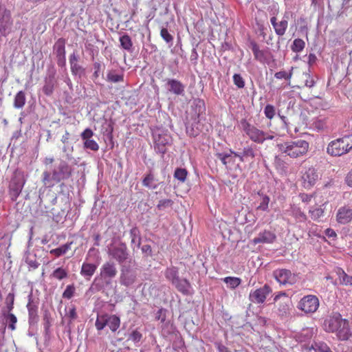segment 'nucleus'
<instances>
[{
    "mask_svg": "<svg viewBox=\"0 0 352 352\" xmlns=\"http://www.w3.org/2000/svg\"><path fill=\"white\" fill-rule=\"evenodd\" d=\"M320 306L318 298L312 294L303 296L298 302L297 308L305 314L315 313Z\"/></svg>",
    "mask_w": 352,
    "mask_h": 352,
    "instance_id": "nucleus-5",
    "label": "nucleus"
},
{
    "mask_svg": "<svg viewBox=\"0 0 352 352\" xmlns=\"http://www.w3.org/2000/svg\"><path fill=\"white\" fill-rule=\"evenodd\" d=\"M324 329L327 332L336 333L340 340H347L351 336L349 322L342 319L339 314L331 316L324 320Z\"/></svg>",
    "mask_w": 352,
    "mask_h": 352,
    "instance_id": "nucleus-1",
    "label": "nucleus"
},
{
    "mask_svg": "<svg viewBox=\"0 0 352 352\" xmlns=\"http://www.w3.org/2000/svg\"><path fill=\"white\" fill-rule=\"evenodd\" d=\"M67 316L71 320H74L77 318L76 309L74 306H72L68 312L66 314Z\"/></svg>",
    "mask_w": 352,
    "mask_h": 352,
    "instance_id": "nucleus-55",
    "label": "nucleus"
},
{
    "mask_svg": "<svg viewBox=\"0 0 352 352\" xmlns=\"http://www.w3.org/2000/svg\"><path fill=\"white\" fill-rule=\"evenodd\" d=\"M68 276L67 271L63 267H58L53 271L50 275L51 278H53L58 280H62Z\"/></svg>",
    "mask_w": 352,
    "mask_h": 352,
    "instance_id": "nucleus-32",
    "label": "nucleus"
},
{
    "mask_svg": "<svg viewBox=\"0 0 352 352\" xmlns=\"http://www.w3.org/2000/svg\"><path fill=\"white\" fill-rule=\"evenodd\" d=\"M345 182L349 187H352V169L346 174Z\"/></svg>",
    "mask_w": 352,
    "mask_h": 352,
    "instance_id": "nucleus-62",
    "label": "nucleus"
},
{
    "mask_svg": "<svg viewBox=\"0 0 352 352\" xmlns=\"http://www.w3.org/2000/svg\"><path fill=\"white\" fill-rule=\"evenodd\" d=\"M274 76L277 79H285L289 80L292 76V72H287L285 71H280L275 73Z\"/></svg>",
    "mask_w": 352,
    "mask_h": 352,
    "instance_id": "nucleus-49",
    "label": "nucleus"
},
{
    "mask_svg": "<svg viewBox=\"0 0 352 352\" xmlns=\"http://www.w3.org/2000/svg\"><path fill=\"white\" fill-rule=\"evenodd\" d=\"M327 204L328 201H324L321 196L319 199L316 200L314 205L309 209V216L313 221H319L320 219L324 216V210Z\"/></svg>",
    "mask_w": 352,
    "mask_h": 352,
    "instance_id": "nucleus-7",
    "label": "nucleus"
},
{
    "mask_svg": "<svg viewBox=\"0 0 352 352\" xmlns=\"http://www.w3.org/2000/svg\"><path fill=\"white\" fill-rule=\"evenodd\" d=\"M264 114L267 118L272 120L276 114L275 107L272 104H267L264 109Z\"/></svg>",
    "mask_w": 352,
    "mask_h": 352,
    "instance_id": "nucleus-44",
    "label": "nucleus"
},
{
    "mask_svg": "<svg viewBox=\"0 0 352 352\" xmlns=\"http://www.w3.org/2000/svg\"><path fill=\"white\" fill-rule=\"evenodd\" d=\"M154 177L151 173L146 175L142 180L143 186L150 188L151 184L153 182Z\"/></svg>",
    "mask_w": 352,
    "mask_h": 352,
    "instance_id": "nucleus-54",
    "label": "nucleus"
},
{
    "mask_svg": "<svg viewBox=\"0 0 352 352\" xmlns=\"http://www.w3.org/2000/svg\"><path fill=\"white\" fill-rule=\"evenodd\" d=\"M173 285H175L177 290L181 293L184 294H188L189 293L190 284L188 280L179 278Z\"/></svg>",
    "mask_w": 352,
    "mask_h": 352,
    "instance_id": "nucleus-27",
    "label": "nucleus"
},
{
    "mask_svg": "<svg viewBox=\"0 0 352 352\" xmlns=\"http://www.w3.org/2000/svg\"><path fill=\"white\" fill-rule=\"evenodd\" d=\"M292 214L300 222H304L307 219V215L301 210L300 208L295 206L292 207Z\"/></svg>",
    "mask_w": 352,
    "mask_h": 352,
    "instance_id": "nucleus-33",
    "label": "nucleus"
},
{
    "mask_svg": "<svg viewBox=\"0 0 352 352\" xmlns=\"http://www.w3.org/2000/svg\"><path fill=\"white\" fill-rule=\"evenodd\" d=\"M305 47V43L302 39L296 38L294 40L291 46V49L294 52H300L303 50Z\"/></svg>",
    "mask_w": 352,
    "mask_h": 352,
    "instance_id": "nucleus-37",
    "label": "nucleus"
},
{
    "mask_svg": "<svg viewBox=\"0 0 352 352\" xmlns=\"http://www.w3.org/2000/svg\"><path fill=\"white\" fill-rule=\"evenodd\" d=\"M117 274V267L113 261L105 262L100 269V276L107 284H109Z\"/></svg>",
    "mask_w": 352,
    "mask_h": 352,
    "instance_id": "nucleus-8",
    "label": "nucleus"
},
{
    "mask_svg": "<svg viewBox=\"0 0 352 352\" xmlns=\"http://www.w3.org/2000/svg\"><path fill=\"white\" fill-rule=\"evenodd\" d=\"M166 277L174 284L179 278L176 268H168L166 271Z\"/></svg>",
    "mask_w": 352,
    "mask_h": 352,
    "instance_id": "nucleus-38",
    "label": "nucleus"
},
{
    "mask_svg": "<svg viewBox=\"0 0 352 352\" xmlns=\"http://www.w3.org/2000/svg\"><path fill=\"white\" fill-rule=\"evenodd\" d=\"M250 47L256 60L265 63L268 60L270 52L267 48L261 49L259 45L254 41H250Z\"/></svg>",
    "mask_w": 352,
    "mask_h": 352,
    "instance_id": "nucleus-13",
    "label": "nucleus"
},
{
    "mask_svg": "<svg viewBox=\"0 0 352 352\" xmlns=\"http://www.w3.org/2000/svg\"><path fill=\"white\" fill-rule=\"evenodd\" d=\"M25 181L14 176L9 184V195L12 201H15L20 195L23 188Z\"/></svg>",
    "mask_w": 352,
    "mask_h": 352,
    "instance_id": "nucleus-12",
    "label": "nucleus"
},
{
    "mask_svg": "<svg viewBox=\"0 0 352 352\" xmlns=\"http://www.w3.org/2000/svg\"><path fill=\"white\" fill-rule=\"evenodd\" d=\"M84 146L94 151H97L99 149L98 143L94 140H86L84 142Z\"/></svg>",
    "mask_w": 352,
    "mask_h": 352,
    "instance_id": "nucleus-47",
    "label": "nucleus"
},
{
    "mask_svg": "<svg viewBox=\"0 0 352 352\" xmlns=\"http://www.w3.org/2000/svg\"><path fill=\"white\" fill-rule=\"evenodd\" d=\"M75 293V287L74 285H69L63 293V298L70 299L72 298Z\"/></svg>",
    "mask_w": 352,
    "mask_h": 352,
    "instance_id": "nucleus-45",
    "label": "nucleus"
},
{
    "mask_svg": "<svg viewBox=\"0 0 352 352\" xmlns=\"http://www.w3.org/2000/svg\"><path fill=\"white\" fill-rule=\"evenodd\" d=\"M26 263H28L29 267L33 270L38 268V267L39 266V263L36 260H30L28 258L26 260Z\"/></svg>",
    "mask_w": 352,
    "mask_h": 352,
    "instance_id": "nucleus-61",
    "label": "nucleus"
},
{
    "mask_svg": "<svg viewBox=\"0 0 352 352\" xmlns=\"http://www.w3.org/2000/svg\"><path fill=\"white\" fill-rule=\"evenodd\" d=\"M70 134L68 131H65V133L62 136L61 142L64 144L67 143L69 139Z\"/></svg>",
    "mask_w": 352,
    "mask_h": 352,
    "instance_id": "nucleus-64",
    "label": "nucleus"
},
{
    "mask_svg": "<svg viewBox=\"0 0 352 352\" xmlns=\"http://www.w3.org/2000/svg\"><path fill=\"white\" fill-rule=\"evenodd\" d=\"M188 175V171L185 168H177L174 173V177L181 182H184Z\"/></svg>",
    "mask_w": 352,
    "mask_h": 352,
    "instance_id": "nucleus-40",
    "label": "nucleus"
},
{
    "mask_svg": "<svg viewBox=\"0 0 352 352\" xmlns=\"http://www.w3.org/2000/svg\"><path fill=\"white\" fill-rule=\"evenodd\" d=\"M142 338V333L138 331L134 330L132 331V333L129 336V340H132L134 342H138L140 341V340Z\"/></svg>",
    "mask_w": 352,
    "mask_h": 352,
    "instance_id": "nucleus-52",
    "label": "nucleus"
},
{
    "mask_svg": "<svg viewBox=\"0 0 352 352\" xmlns=\"http://www.w3.org/2000/svg\"><path fill=\"white\" fill-rule=\"evenodd\" d=\"M126 250V247L124 245H120L109 249L108 254L119 263H122L128 258Z\"/></svg>",
    "mask_w": 352,
    "mask_h": 352,
    "instance_id": "nucleus-15",
    "label": "nucleus"
},
{
    "mask_svg": "<svg viewBox=\"0 0 352 352\" xmlns=\"http://www.w3.org/2000/svg\"><path fill=\"white\" fill-rule=\"evenodd\" d=\"M120 318L116 315L107 314V324L112 332H116L120 326Z\"/></svg>",
    "mask_w": 352,
    "mask_h": 352,
    "instance_id": "nucleus-25",
    "label": "nucleus"
},
{
    "mask_svg": "<svg viewBox=\"0 0 352 352\" xmlns=\"http://www.w3.org/2000/svg\"><path fill=\"white\" fill-rule=\"evenodd\" d=\"M299 197L302 203L305 204H310L312 200H314V203L316 202V200L319 199V197H318L316 192L311 193V194H307V193H300Z\"/></svg>",
    "mask_w": 352,
    "mask_h": 352,
    "instance_id": "nucleus-36",
    "label": "nucleus"
},
{
    "mask_svg": "<svg viewBox=\"0 0 352 352\" xmlns=\"http://www.w3.org/2000/svg\"><path fill=\"white\" fill-rule=\"evenodd\" d=\"M54 50L58 58V65L65 63V40L60 38L54 45Z\"/></svg>",
    "mask_w": 352,
    "mask_h": 352,
    "instance_id": "nucleus-18",
    "label": "nucleus"
},
{
    "mask_svg": "<svg viewBox=\"0 0 352 352\" xmlns=\"http://www.w3.org/2000/svg\"><path fill=\"white\" fill-rule=\"evenodd\" d=\"M72 242L67 243L59 248L52 249L50 250V254L55 255L56 257H59L60 256L65 254L70 248Z\"/></svg>",
    "mask_w": 352,
    "mask_h": 352,
    "instance_id": "nucleus-31",
    "label": "nucleus"
},
{
    "mask_svg": "<svg viewBox=\"0 0 352 352\" xmlns=\"http://www.w3.org/2000/svg\"><path fill=\"white\" fill-rule=\"evenodd\" d=\"M278 151L292 159L305 156L309 148V144L304 140L286 141L277 144Z\"/></svg>",
    "mask_w": 352,
    "mask_h": 352,
    "instance_id": "nucleus-2",
    "label": "nucleus"
},
{
    "mask_svg": "<svg viewBox=\"0 0 352 352\" xmlns=\"http://www.w3.org/2000/svg\"><path fill=\"white\" fill-rule=\"evenodd\" d=\"M107 80L113 83L122 82H124V74H117L115 71H110L107 74Z\"/></svg>",
    "mask_w": 352,
    "mask_h": 352,
    "instance_id": "nucleus-30",
    "label": "nucleus"
},
{
    "mask_svg": "<svg viewBox=\"0 0 352 352\" xmlns=\"http://www.w3.org/2000/svg\"><path fill=\"white\" fill-rule=\"evenodd\" d=\"M234 84L239 89L245 87V81L242 76L239 74H235L233 76Z\"/></svg>",
    "mask_w": 352,
    "mask_h": 352,
    "instance_id": "nucleus-48",
    "label": "nucleus"
},
{
    "mask_svg": "<svg viewBox=\"0 0 352 352\" xmlns=\"http://www.w3.org/2000/svg\"><path fill=\"white\" fill-rule=\"evenodd\" d=\"M336 221L342 225L351 223L352 221V208L348 205L339 208L336 213Z\"/></svg>",
    "mask_w": 352,
    "mask_h": 352,
    "instance_id": "nucleus-14",
    "label": "nucleus"
},
{
    "mask_svg": "<svg viewBox=\"0 0 352 352\" xmlns=\"http://www.w3.org/2000/svg\"><path fill=\"white\" fill-rule=\"evenodd\" d=\"M72 175V168L65 162H61L58 166V171L54 170L52 177L58 182L68 179Z\"/></svg>",
    "mask_w": 352,
    "mask_h": 352,
    "instance_id": "nucleus-17",
    "label": "nucleus"
},
{
    "mask_svg": "<svg viewBox=\"0 0 352 352\" xmlns=\"http://www.w3.org/2000/svg\"><path fill=\"white\" fill-rule=\"evenodd\" d=\"M305 78V86L308 87H312L314 85V80L311 78L309 74H303Z\"/></svg>",
    "mask_w": 352,
    "mask_h": 352,
    "instance_id": "nucleus-59",
    "label": "nucleus"
},
{
    "mask_svg": "<svg viewBox=\"0 0 352 352\" xmlns=\"http://www.w3.org/2000/svg\"><path fill=\"white\" fill-rule=\"evenodd\" d=\"M13 21L12 19L11 12L7 8L0 10V33L6 36L8 34L12 26Z\"/></svg>",
    "mask_w": 352,
    "mask_h": 352,
    "instance_id": "nucleus-11",
    "label": "nucleus"
},
{
    "mask_svg": "<svg viewBox=\"0 0 352 352\" xmlns=\"http://www.w3.org/2000/svg\"><path fill=\"white\" fill-rule=\"evenodd\" d=\"M167 85L168 86V91L172 94L179 96L184 93L185 86L178 80L168 79Z\"/></svg>",
    "mask_w": 352,
    "mask_h": 352,
    "instance_id": "nucleus-20",
    "label": "nucleus"
},
{
    "mask_svg": "<svg viewBox=\"0 0 352 352\" xmlns=\"http://www.w3.org/2000/svg\"><path fill=\"white\" fill-rule=\"evenodd\" d=\"M15 296L13 292H10L7 294L5 300V304L8 312H11L14 309Z\"/></svg>",
    "mask_w": 352,
    "mask_h": 352,
    "instance_id": "nucleus-39",
    "label": "nucleus"
},
{
    "mask_svg": "<svg viewBox=\"0 0 352 352\" xmlns=\"http://www.w3.org/2000/svg\"><path fill=\"white\" fill-rule=\"evenodd\" d=\"M241 126L247 136L255 143L262 144L265 140L274 138V135H269L267 133L258 129L249 123L245 119L241 120Z\"/></svg>",
    "mask_w": 352,
    "mask_h": 352,
    "instance_id": "nucleus-4",
    "label": "nucleus"
},
{
    "mask_svg": "<svg viewBox=\"0 0 352 352\" xmlns=\"http://www.w3.org/2000/svg\"><path fill=\"white\" fill-rule=\"evenodd\" d=\"M223 281L228 285V287L232 289L236 288L241 283L240 278L233 276H227L223 278Z\"/></svg>",
    "mask_w": 352,
    "mask_h": 352,
    "instance_id": "nucleus-34",
    "label": "nucleus"
},
{
    "mask_svg": "<svg viewBox=\"0 0 352 352\" xmlns=\"http://www.w3.org/2000/svg\"><path fill=\"white\" fill-rule=\"evenodd\" d=\"M217 158L220 160L223 165H225L227 168L230 166L231 164L234 162V155L230 153H218L216 154Z\"/></svg>",
    "mask_w": 352,
    "mask_h": 352,
    "instance_id": "nucleus-28",
    "label": "nucleus"
},
{
    "mask_svg": "<svg viewBox=\"0 0 352 352\" xmlns=\"http://www.w3.org/2000/svg\"><path fill=\"white\" fill-rule=\"evenodd\" d=\"M312 348L316 352H333L326 343L322 342H315Z\"/></svg>",
    "mask_w": 352,
    "mask_h": 352,
    "instance_id": "nucleus-41",
    "label": "nucleus"
},
{
    "mask_svg": "<svg viewBox=\"0 0 352 352\" xmlns=\"http://www.w3.org/2000/svg\"><path fill=\"white\" fill-rule=\"evenodd\" d=\"M276 239V235L268 230H265L258 234V236L253 239L254 244L258 243H272Z\"/></svg>",
    "mask_w": 352,
    "mask_h": 352,
    "instance_id": "nucleus-21",
    "label": "nucleus"
},
{
    "mask_svg": "<svg viewBox=\"0 0 352 352\" xmlns=\"http://www.w3.org/2000/svg\"><path fill=\"white\" fill-rule=\"evenodd\" d=\"M107 324V314L98 316L95 326L98 331L102 330Z\"/></svg>",
    "mask_w": 352,
    "mask_h": 352,
    "instance_id": "nucleus-35",
    "label": "nucleus"
},
{
    "mask_svg": "<svg viewBox=\"0 0 352 352\" xmlns=\"http://www.w3.org/2000/svg\"><path fill=\"white\" fill-rule=\"evenodd\" d=\"M97 267V264L84 262L81 266L80 274L87 280H90L91 276L95 274Z\"/></svg>",
    "mask_w": 352,
    "mask_h": 352,
    "instance_id": "nucleus-22",
    "label": "nucleus"
},
{
    "mask_svg": "<svg viewBox=\"0 0 352 352\" xmlns=\"http://www.w3.org/2000/svg\"><path fill=\"white\" fill-rule=\"evenodd\" d=\"M320 179V175L318 170L310 166L302 172L300 182L302 186L307 190L311 189Z\"/></svg>",
    "mask_w": 352,
    "mask_h": 352,
    "instance_id": "nucleus-6",
    "label": "nucleus"
},
{
    "mask_svg": "<svg viewBox=\"0 0 352 352\" xmlns=\"http://www.w3.org/2000/svg\"><path fill=\"white\" fill-rule=\"evenodd\" d=\"M56 81L53 76H50L45 80V84L43 87V92L45 95L50 96L52 95Z\"/></svg>",
    "mask_w": 352,
    "mask_h": 352,
    "instance_id": "nucleus-23",
    "label": "nucleus"
},
{
    "mask_svg": "<svg viewBox=\"0 0 352 352\" xmlns=\"http://www.w3.org/2000/svg\"><path fill=\"white\" fill-rule=\"evenodd\" d=\"M6 317V321L8 323V329L11 331L16 329V323L17 322V318L15 315L12 313L8 312Z\"/></svg>",
    "mask_w": 352,
    "mask_h": 352,
    "instance_id": "nucleus-43",
    "label": "nucleus"
},
{
    "mask_svg": "<svg viewBox=\"0 0 352 352\" xmlns=\"http://www.w3.org/2000/svg\"><path fill=\"white\" fill-rule=\"evenodd\" d=\"M352 149V134L345 135L331 141L327 148L329 155L334 157L342 156Z\"/></svg>",
    "mask_w": 352,
    "mask_h": 352,
    "instance_id": "nucleus-3",
    "label": "nucleus"
},
{
    "mask_svg": "<svg viewBox=\"0 0 352 352\" xmlns=\"http://www.w3.org/2000/svg\"><path fill=\"white\" fill-rule=\"evenodd\" d=\"M50 178V173L45 171L43 173V182L44 184H47V182Z\"/></svg>",
    "mask_w": 352,
    "mask_h": 352,
    "instance_id": "nucleus-63",
    "label": "nucleus"
},
{
    "mask_svg": "<svg viewBox=\"0 0 352 352\" xmlns=\"http://www.w3.org/2000/svg\"><path fill=\"white\" fill-rule=\"evenodd\" d=\"M272 292L271 287L265 284L263 287L251 291L249 295V299L251 302L256 304L263 303L267 296Z\"/></svg>",
    "mask_w": 352,
    "mask_h": 352,
    "instance_id": "nucleus-9",
    "label": "nucleus"
},
{
    "mask_svg": "<svg viewBox=\"0 0 352 352\" xmlns=\"http://www.w3.org/2000/svg\"><path fill=\"white\" fill-rule=\"evenodd\" d=\"M172 204V201L170 199H162L159 201V204H157V208L162 209L164 207H166Z\"/></svg>",
    "mask_w": 352,
    "mask_h": 352,
    "instance_id": "nucleus-58",
    "label": "nucleus"
},
{
    "mask_svg": "<svg viewBox=\"0 0 352 352\" xmlns=\"http://www.w3.org/2000/svg\"><path fill=\"white\" fill-rule=\"evenodd\" d=\"M270 23L273 26L276 35L282 36L285 34L287 30L288 16L285 15L283 19L280 21H278L276 16H272L270 18Z\"/></svg>",
    "mask_w": 352,
    "mask_h": 352,
    "instance_id": "nucleus-16",
    "label": "nucleus"
},
{
    "mask_svg": "<svg viewBox=\"0 0 352 352\" xmlns=\"http://www.w3.org/2000/svg\"><path fill=\"white\" fill-rule=\"evenodd\" d=\"M325 118H317L313 122V126L318 130H323L327 126Z\"/></svg>",
    "mask_w": 352,
    "mask_h": 352,
    "instance_id": "nucleus-46",
    "label": "nucleus"
},
{
    "mask_svg": "<svg viewBox=\"0 0 352 352\" xmlns=\"http://www.w3.org/2000/svg\"><path fill=\"white\" fill-rule=\"evenodd\" d=\"M160 36L167 43L172 42L173 40V36L168 32V30L164 28L161 30Z\"/></svg>",
    "mask_w": 352,
    "mask_h": 352,
    "instance_id": "nucleus-51",
    "label": "nucleus"
},
{
    "mask_svg": "<svg viewBox=\"0 0 352 352\" xmlns=\"http://www.w3.org/2000/svg\"><path fill=\"white\" fill-rule=\"evenodd\" d=\"M269 203L270 197L267 195H265L263 197L262 201L256 209L258 210L266 211L268 208Z\"/></svg>",
    "mask_w": 352,
    "mask_h": 352,
    "instance_id": "nucleus-50",
    "label": "nucleus"
},
{
    "mask_svg": "<svg viewBox=\"0 0 352 352\" xmlns=\"http://www.w3.org/2000/svg\"><path fill=\"white\" fill-rule=\"evenodd\" d=\"M337 274L340 285L352 286V276L347 274L342 268L338 269Z\"/></svg>",
    "mask_w": 352,
    "mask_h": 352,
    "instance_id": "nucleus-24",
    "label": "nucleus"
},
{
    "mask_svg": "<svg viewBox=\"0 0 352 352\" xmlns=\"http://www.w3.org/2000/svg\"><path fill=\"white\" fill-rule=\"evenodd\" d=\"M230 152L238 157L241 162H244L249 159L253 160L256 156L254 148L252 146L244 147L241 153L235 152L232 150H230Z\"/></svg>",
    "mask_w": 352,
    "mask_h": 352,
    "instance_id": "nucleus-19",
    "label": "nucleus"
},
{
    "mask_svg": "<svg viewBox=\"0 0 352 352\" xmlns=\"http://www.w3.org/2000/svg\"><path fill=\"white\" fill-rule=\"evenodd\" d=\"M70 65H71V72L73 75L80 74V73H82L84 71L83 68L80 65H78L77 63H74V64L72 63Z\"/></svg>",
    "mask_w": 352,
    "mask_h": 352,
    "instance_id": "nucleus-53",
    "label": "nucleus"
},
{
    "mask_svg": "<svg viewBox=\"0 0 352 352\" xmlns=\"http://www.w3.org/2000/svg\"><path fill=\"white\" fill-rule=\"evenodd\" d=\"M273 276L281 285H293L296 280L295 274L287 269H277L273 272Z\"/></svg>",
    "mask_w": 352,
    "mask_h": 352,
    "instance_id": "nucleus-10",
    "label": "nucleus"
},
{
    "mask_svg": "<svg viewBox=\"0 0 352 352\" xmlns=\"http://www.w3.org/2000/svg\"><path fill=\"white\" fill-rule=\"evenodd\" d=\"M325 235L329 238L335 239L337 236L336 232L331 228H327L324 231Z\"/></svg>",
    "mask_w": 352,
    "mask_h": 352,
    "instance_id": "nucleus-60",
    "label": "nucleus"
},
{
    "mask_svg": "<svg viewBox=\"0 0 352 352\" xmlns=\"http://www.w3.org/2000/svg\"><path fill=\"white\" fill-rule=\"evenodd\" d=\"M94 72L93 76L94 78H98L101 69V64L99 62H95L94 63Z\"/></svg>",
    "mask_w": 352,
    "mask_h": 352,
    "instance_id": "nucleus-57",
    "label": "nucleus"
},
{
    "mask_svg": "<svg viewBox=\"0 0 352 352\" xmlns=\"http://www.w3.org/2000/svg\"><path fill=\"white\" fill-rule=\"evenodd\" d=\"M277 306L278 314L281 316L286 315L289 309V300L286 299V300L278 303Z\"/></svg>",
    "mask_w": 352,
    "mask_h": 352,
    "instance_id": "nucleus-42",
    "label": "nucleus"
},
{
    "mask_svg": "<svg viewBox=\"0 0 352 352\" xmlns=\"http://www.w3.org/2000/svg\"><path fill=\"white\" fill-rule=\"evenodd\" d=\"M120 46L122 49L131 52L133 49V41L128 34H124L119 38Z\"/></svg>",
    "mask_w": 352,
    "mask_h": 352,
    "instance_id": "nucleus-29",
    "label": "nucleus"
},
{
    "mask_svg": "<svg viewBox=\"0 0 352 352\" xmlns=\"http://www.w3.org/2000/svg\"><path fill=\"white\" fill-rule=\"evenodd\" d=\"M94 135L93 131L90 129H86L82 133L81 138L83 140L86 141V140H90V138Z\"/></svg>",
    "mask_w": 352,
    "mask_h": 352,
    "instance_id": "nucleus-56",
    "label": "nucleus"
},
{
    "mask_svg": "<svg viewBox=\"0 0 352 352\" xmlns=\"http://www.w3.org/2000/svg\"><path fill=\"white\" fill-rule=\"evenodd\" d=\"M26 97L23 91L16 93L14 98L13 106L15 109H22L25 104Z\"/></svg>",
    "mask_w": 352,
    "mask_h": 352,
    "instance_id": "nucleus-26",
    "label": "nucleus"
}]
</instances>
